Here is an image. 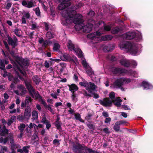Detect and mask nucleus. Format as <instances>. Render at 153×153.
<instances>
[{"label":"nucleus","instance_id":"nucleus-1","mask_svg":"<svg viewBox=\"0 0 153 153\" xmlns=\"http://www.w3.org/2000/svg\"><path fill=\"white\" fill-rule=\"evenodd\" d=\"M70 19L68 18L66 19V23L62 21V24L67 25L68 24L73 22L76 24L74 27L76 30H82L84 33H88L92 29L93 25L91 24H88L86 25H84L83 23V22L82 19V16L80 14H76L75 15L74 19L72 17H69Z\"/></svg>","mask_w":153,"mask_h":153},{"label":"nucleus","instance_id":"nucleus-2","mask_svg":"<svg viewBox=\"0 0 153 153\" xmlns=\"http://www.w3.org/2000/svg\"><path fill=\"white\" fill-rule=\"evenodd\" d=\"M119 46L121 49H125L127 52L132 55H135L138 50L137 44L128 42L120 43L119 44Z\"/></svg>","mask_w":153,"mask_h":153},{"label":"nucleus","instance_id":"nucleus-3","mask_svg":"<svg viewBox=\"0 0 153 153\" xmlns=\"http://www.w3.org/2000/svg\"><path fill=\"white\" fill-rule=\"evenodd\" d=\"M82 6L83 4L81 2H79L76 6L73 7L72 10L68 9V10H63L62 12V15L64 17L63 19L64 20H64L62 21H63L64 22L66 23V19L68 18L69 19H70L69 17H72L74 19L75 15L77 14H75L76 12L75 10L81 7Z\"/></svg>","mask_w":153,"mask_h":153},{"label":"nucleus","instance_id":"nucleus-4","mask_svg":"<svg viewBox=\"0 0 153 153\" xmlns=\"http://www.w3.org/2000/svg\"><path fill=\"white\" fill-rule=\"evenodd\" d=\"M72 150L75 153H87L86 151L88 153H101L87 147L84 144H80L78 143H76V145H73Z\"/></svg>","mask_w":153,"mask_h":153},{"label":"nucleus","instance_id":"nucleus-5","mask_svg":"<svg viewBox=\"0 0 153 153\" xmlns=\"http://www.w3.org/2000/svg\"><path fill=\"white\" fill-rule=\"evenodd\" d=\"M111 70L114 74H126L131 75L134 77H137V73L135 71L131 70L128 71L124 69L113 67L111 68Z\"/></svg>","mask_w":153,"mask_h":153},{"label":"nucleus","instance_id":"nucleus-6","mask_svg":"<svg viewBox=\"0 0 153 153\" xmlns=\"http://www.w3.org/2000/svg\"><path fill=\"white\" fill-rule=\"evenodd\" d=\"M131 81L129 78H120L117 79L113 83L112 87L114 88H118L121 87L124 84H128Z\"/></svg>","mask_w":153,"mask_h":153},{"label":"nucleus","instance_id":"nucleus-7","mask_svg":"<svg viewBox=\"0 0 153 153\" xmlns=\"http://www.w3.org/2000/svg\"><path fill=\"white\" fill-rule=\"evenodd\" d=\"M67 46L70 50H73L79 58H82L83 57L82 52L81 49L77 46L74 45L70 40H69L68 41Z\"/></svg>","mask_w":153,"mask_h":153},{"label":"nucleus","instance_id":"nucleus-8","mask_svg":"<svg viewBox=\"0 0 153 153\" xmlns=\"http://www.w3.org/2000/svg\"><path fill=\"white\" fill-rule=\"evenodd\" d=\"M109 97L111 99V101L109 98H106L104 99L103 100H100L99 102L100 104L104 106H111L112 105V102L113 100H115V94L113 92H111L109 94Z\"/></svg>","mask_w":153,"mask_h":153},{"label":"nucleus","instance_id":"nucleus-9","mask_svg":"<svg viewBox=\"0 0 153 153\" xmlns=\"http://www.w3.org/2000/svg\"><path fill=\"white\" fill-rule=\"evenodd\" d=\"M25 84L30 95L33 98L38 99L41 97L38 92L35 91L29 83H26Z\"/></svg>","mask_w":153,"mask_h":153},{"label":"nucleus","instance_id":"nucleus-10","mask_svg":"<svg viewBox=\"0 0 153 153\" xmlns=\"http://www.w3.org/2000/svg\"><path fill=\"white\" fill-rule=\"evenodd\" d=\"M79 85L85 87L86 90L90 93H91L92 91H94L96 88L95 85L91 82H88L85 81L84 82H80Z\"/></svg>","mask_w":153,"mask_h":153},{"label":"nucleus","instance_id":"nucleus-11","mask_svg":"<svg viewBox=\"0 0 153 153\" xmlns=\"http://www.w3.org/2000/svg\"><path fill=\"white\" fill-rule=\"evenodd\" d=\"M101 35V33L97 31L88 34L87 35V37L93 40L92 42L93 43H97L100 40V37Z\"/></svg>","mask_w":153,"mask_h":153},{"label":"nucleus","instance_id":"nucleus-12","mask_svg":"<svg viewBox=\"0 0 153 153\" xmlns=\"http://www.w3.org/2000/svg\"><path fill=\"white\" fill-rule=\"evenodd\" d=\"M7 42L10 45L12 46L13 48H14L17 46L18 44V40L15 36L11 38L8 35L7 36Z\"/></svg>","mask_w":153,"mask_h":153},{"label":"nucleus","instance_id":"nucleus-13","mask_svg":"<svg viewBox=\"0 0 153 153\" xmlns=\"http://www.w3.org/2000/svg\"><path fill=\"white\" fill-rule=\"evenodd\" d=\"M71 0H59L61 3L59 5L58 9L60 10H62L70 6L71 4Z\"/></svg>","mask_w":153,"mask_h":153},{"label":"nucleus","instance_id":"nucleus-14","mask_svg":"<svg viewBox=\"0 0 153 153\" xmlns=\"http://www.w3.org/2000/svg\"><path fill=\"white\" fill-rule=\"evenodd\" d=\"M18 90L14 91L16 94L22 96L26 93V90L24 86L22 85H18L17 86Z\"/></svg>","mask_w":153,"mask_h":153},{"label":"nucleus","instance_id":"nucleus-15","mask_svg":"<svg viewBox=\"0 0 153 153\" xmlns=\"http://www.w3.org/2000/svg\"><path fill=\"white\" fill-rule=\"evenodd\" d=\"M31 109L30 106H27L25 109L24 117L26 119L29 118L31 115Z\"/></svg>","mask_w":153,"mask_h":153},{"label":"nucleus","instance_id":"nucleus-16","mask_svg":"<svg viewBox=\"0 0 153 153\" xmlns=\"http://www.w3.org/2000/svg\"><path fill=\"white\" fill-rule=\"evenodd\" d=\"M22 5L27 8H30L34 6V4L33 1H27L25 0H24L22 1Z\"/></svg>","mask_w":153,"mask_h":153},{"label":"nucleus","instance_id":"nucleus-17","mask_svg":"<svg viewBox=\"0 0 153 153\" xmlns=\"http://www.w3.org/2000/svg\"><path fill=\"white\" fill-rule=\"evenodd\" d=\"M136 36H137V34L134 32H129L124 34L125 38L129 40L132 39Z\"/></svg>","mask_w":153,"mask_h":153},{"label":"nucleus","instance_id":"nucleus-18","mask_svg":"<svg viewBox=\"0 0 153 153\" xmlns=\"http://www.w3.org/2000/svg\"><path fill=\"white\" fill-rule=\"evenodd\" d=\"M114 46L112 45H103L102 48L105 52H110L113 50Z\"/></svg>","mask_w":153,"mask_h":153},{"label":"nucleus","instance_id":"nucleus-19","mask_svg":"<svg viewBox=\"0 0 153 153\" xmlns=\"http://www.w3.org/2000/svg\"><path fill=\"white\" fill-rule=\"evenodd\" d=\"M120 63L122 65L126 67H128L130 64V61L126 59L121 60H120Z\"/></svg>","mask_w":153,"mask_h":153},{"label":"nucleus","instance_id":"nucleus-20","mask_svg":"<svg viewBox=\"0 0 153 153\" xmlns=\"http://www.w3.org/2000/svg\"><path fill=\"white\" fill-rule=\"evenodd\" d=\"M68 86L69 88V90L72 93L75 92L74 91H77L78 90V88L77 86L74 84H71V85H68Z\"/></svg>","mask_w":153,"mask_h":153},{"label":"nucleus","instance_id":"nucleus-21","mask_svg":"<svg viewBox=\"0 0 153 153\" xmlns=\"http://www.w3.org/2000/svg\"><path fill=\"white\" fill-rule=\"evenodd\" d=\"M8 63L9 61L7 59H0V65L2 67L3 70L5 69V64H7Z\"/></svg>","mask_w":153,"mask_h":153},{"label":"nucleus","instance_id":"nucleus-22","mask_svg":"<svg viewBox=\"0 0 153 153\" xmlns=\"http://www.w3.org/2000/svg\"><path fill=\"white\" fill-rule=\"evenodd\" d=\"M142 85L144 87V89H150L153 88V86L151 85L146 81L143 82Z\"/></svg>","mask_w":153,"mask_h":153},{"label":"nucleus","instance_id":"nucleus-23","mask_svg":"<svg viewBox=\"0 0 153 153\" xmlns=\"http://www.w3.org/2000/svg\"><path fill=\"white\" fill-rule=\"evenodd\" d=\"M32 118H31V120L33 121L35 120H37L38 119V116L37 111L35 110L33 111L32 113Z\"/></svg>","mask_w":153,"mask_h":153},{"label":"nucleus","instance_id":"nucleus-24","mask_svg":"<svg viewBox=\"0 0 153 153\" xmlns=\"http://www.w3.org/2000/svg\"><path fill=\"white\" fill-rule=\"evenodd\" d=\"M122 102V100L120 99L119 97L115 99V100H113V101L112 102H113L114 104L117 106H120V102Z\"/></svg>","mask_w":153,"mask_h":153},{"label":"nucleus","instance_id":"nucleus-25","mask_svg":"<svg viewBox=\"0 0 153 153\" xmlns=\"http://www.w3.org/2000/svg\"><path fill=\"white\" fill-rule=\"evenodd\" d=\"M61 59L64 61H67L70 59V56L67 53H65L61 56Z\"/></svg>","mask_w":153,"mask_h":153},{"label":"nucleus","instance_id":"nucleus-26","mask_svg":"<svg viewBox=\"0 0 153 153\" xmlns=\"http://www.w3.org/2000/svg\"><path fill=\"white\" fill-rule=\"evenodd\" d=\"M16 119V117L13 116L11 117L10 119L8 120L7 124L8 126H10Z\"/></svg>","mask_w":153,"mask_h":153},{"label":"nucleus","instance_id":"nucleus-27","mask_svg":"<svg viewBox=\"0 0 153 153\" xmlns=\"http://www.w3.org/2000/svg\"><path fill=\"white\" fill-rule=\"evenodd\" d=\"M8 141V138L7 137L3 138L2 137H0V143L5 144Z\"/></svg>","mask_w":153,"mask_h":153},{"label":"nucleus","instance_id":"nucleus-28","mask_svg":"<svg viewBox=\"0 0 153 153\" xmlns=\"http://www.w3.org/2000/svg\"><path fill=\"white\" fill-rule=\"evenodd\" d=\"M19 145L18 144H16L13 143L11 144V147L12 149V151L11 153H15V152L14 150L17 148Z\"/></svg>","mask_w":153,"mask_h":153},{"label":"nucleus","instance_id":"nucleus-29","mask_svg":"<svg viewBox=\"0 0 153 153\" xmlns=\"http://www.w3.org/2000/svg\"><path fill=\"white\" fill-rule=\"evenodd\" d=\"M74 116L76 120H79L80 122L83 123L84 121L81 118V116L79 114L77 113L74 114Z\"/></svg>","mask_w":153,"mask_h":153},{"label":"nucleus","instance_id":"nucleus-30","mask_svg":"<svg viewBox=\"0 0 153 153\" xmlns=\"http://www.w3.org/2000/svg\"><path fill=\"white\" fill-rule=\"evenodd\" d=\"M33 81L36 84H39V82L41 81L40 78L37 76H34L33 78Z\"/></svg>","mask_w":153,"mask_h":153},{"label":"nucleus","instance_id":"nucleus-31","mask_svg":"<svg viewBox=\"0 0 153 153\" xmlns=\"http://www.w3.org/2000/svg\"><path fill=\"white\" fill-rule=\"evenodd\" d=\"M120 30V29L118 27H116L113 28L111 30L112 33L115 34L118 33Z\"/></svg>","mask_w":153,"mask_h":153},{"label":"nucleus","instance_id":"nucleus-32","mask_svg":"<svg viewBox=\"0 0 153 153\" xmlns=\"http://www.w3.org/2000/svg\"><path fill=\"white\" fill-rule=\"evenodd\" d=\"M8 131L7 129L5 128H3V130L1 131L0 134L1 136H5V135L8 134Z\"/></svg>","mask_w":153,"mask_h":153},{"label":"nucleus","instance_id":"nucleus-33","mask_svg":"<svg viewBox=\"0 0 153 153\" xmlns=\"http://www.w3.org/2000/svg\"><path fill=\"white\" fill-rule=\"evenodd\" d=\"M120 128V125L117 123V122L114 126V129L115 131H119Z\"/></svg>","mask_w":153,"mask_h":153},{"label":"nucleus","instance_id":"nucleus-34","mask_svg":"<svg viewBox=\"0 0 153 153\" xmlns=\"http://www.w3.org/2000/svg\"><path fill=\"white\" fill-rule=\"evenodd\" d=\"M14 33L17 36L19 37H21L22 35L20 34V33L19 30L18 28L15 29L13 31Z\"/></svg>","mask_w":153,"mask_h":153},{"label":"nucleus","instance_id":"nucleus-35","mask_svg":"<svg viewBox=\"0 0 153 153\" xmlns=\"http://www.w3.org/2000/svg\"><path fill=\"white\" fill-rule=\"evenodd\" d=\"M32 99L29 96H27L25 100V102L27 105L29 104V103L31 102Z\"/></svg>","mask_w":153,"mask_h":153},{"label":"nucleus","instance_id":"nucleus-36","mask_svg":"<svg viewBox=\"0 0 153 153\" xmlns=\"http://www.w3.org/2000/svg\"><path fill=\"white\" fill-rule=\"evenodd\" d=\"M59 45L57 43L54 44L53 47V50L54 51H57L59 50L60 48Z\"/></svg>","mask_w":153,"mask_h":153},{"label":"nucleus","instance_id":"nucleus-37","mask_svg":"<svg viewBox=\"0 0 153 153\" xmlns=\"http://www.w3.org/2000/svg\"><path fill=\"white\" fill-rule=\"evenodd\" d=\"M8 141L10 142V143L11 144L14 143V138L13 135L12 134L10 135L8 137Z\"/></svg>","mask_w":153,"mask_h":153},{"label":"nucleus","instance_id":"nucleus-38","mask_svg":"<svg viewBox=\"0 0 153 153\" xmlns=\"http://www.w3.org/2000/svg\"><path fill=\"white\" fill-rule=\"evenodd\" d=\"M86 73L91 77H92L94 75V71L91 68L88 69L86 71Z\"/></svg>","mask_w":153,"mask_h":153},{"label":"nucleus","instance_id":"nucleus-39","mask_svg":"<svg viewBox=\"0 0 153 153\" xmlns=\"http://www.w3.org/2000/svg\"><path fill=\"white\" fill-rule=\"evenodd\" d=\"M71 97L73 101L75 102H76L77 99L76 96V94L75 92L72 93V94L71 95Z\"/></svg>","mask_w":153,"mask_h":153},{"label":"nucleus","instance_id":"nucleus-40","mask_svg":"<svg viewBox=\"0 0 153 153\" xmlns=\"http://www.w3.org/2000/svg\"><path fill=\"white\" fill-rule=\"evenodd\" d=\"M113 38L112 36L110 35H105L104 36L102 37V39L105 40H110L112 39Z\"/></svg>","mask_w":153,"mask_h":153},{"label":"nucleus","instance_id":"nucleus-41","mask_svg":"<svg viewBox=\"0 0 153 153\" xmlns=\"http://www.w3.org/2000/svg\"><path fill=\"white\" fill-rule=\"evenodd\" d=\"M38 100H39V101L41 103L43 104L44 106L45 107L47 105L46 103V102L43 100L41 96Z\"/></svg>","mask_w":153,"mask_h":153},{"label":"nucleus","instance_id":"nucleus-42","mask_svg":"<svg viewBox=\"0 0 153 153\" xmlns=\"http://www.w3.org/2000/svg\"><path fill=\"white\" fill-rule=\"evenodd\" d=\"M25 125L23 123L21 124L18 127V128L20 132H23L25 128Z\"/></svg>","mask_w":153,"mask_h":153},{"label":"nucleus","instance_id":"nucleus-43","mask_svg":"<svg viewBox=\"0 0 153 153\" xmlns=\"http://www.w3.org/2000/svg\"><path fill=\"white\" fill-rule=\"evenodd\" d=\"M107 58L112 61H115L117 60V59L115 56L112 55L110 54L107 56Z\"/></svg>","mask_w":153,"mask_h":153},{"label":"nucleus","instance_id":"nucleus-44","mask_svg":"<svg viewBox=\"0 0 153 153\" xmlns=\"http://www.w3.org/2000/svg\"><path fill=\"white\" fill-rule=\"evenodd\" d=\"M61 124H62L60 121L58 120H56V121L55 126L57 129H59L60 128Z\"/></svg>","mask_w":153,"mask_h":153},{"label":"nucleus","instance_id":"nucleus-45","mask_svg":"<svg viewBox=\"0 0 153 153\" xmlns=\"http://www.w3.org/2000/svg\"><path fill=\"white\" fill-rule=\"evenodd\" d=\"M30 146H24L22 148L23 152L24 153H28L29 152L28 149H29Z\"/></svg>","mask_w":153,"mask_h":153},{"label":"nucleus","instance_id":"nucleus-46","mask_svg":"<svg viewBox=\"0 0 153 153\" xmlns=\"http://www.w3.org/2000/svg\"><path fill=\"white\" fill-rule=\"evenodd\" d=\"M51 105H47L45 107L47 108V109L49 110L51 112L52 114H54V111H53V110L51 108Z\"/></svg>","mask_w":153,"mask_h":153},{"label":"nucleus","instance_id":"nucleus-47","mask_svg":"<svg viewBox=\"0 0 153 153\" xmlns=\"http://www.w3.org/2000/svg\"><path fill=\"white\" fill-rule=\"evenodd\" d=\"M82 64L85 68H88V65L85 60H82Z\"/></svg>","mask_w":153,"mask_h":153},{"label":"nucleus","instance_id":"nucleus-48","mask_svg":"<svg viewBox=\"0 0 153 153\" xmlns=\"http://www.w3.org/2000/svg\"><path fill=\"white\" fill-rule=\"evenodd\" d=\"M46 36L49 39H50L53 37L52 34L50 32H48L46 33Z\"/></svg>","mask_w":153,"mask_h":153},{"label":"nucleus","instance_id":"nucleus-49","mask_svg":"<svg viewBox=\"0 0 153 153\" xmlns=\"http://www.w3.org/2000/svg\"><path fill=\"white\" fill-rule=\"evenodd\" d=\"M49 122V121L46 119V117L45 116L43 117L41 121L42 123L44 124L48 123Z\"/></svg>","mask_w":153,"mask_h":153},{"label":"nucleus","instance_id":"nucleus-50","mask_svg":"<svg viewBox=\"0 0 153 153\" xmlns=\"http://www.w3.org/2000/svg\"><path fill=\"white\" fill-rule=\"evenodd\" d=\"M35 13L37 16H40V12L39 7H36L35 10Z\"/></svg>","mask_w":153,"mask_h":153},{"label":"nucleus","instance_id":"nucleus-51","mask_svg":"<svg viewBox=\"0 0 153 153\" xmlns=\"http://www.w3.org/2000/svg\"><path fill=\"white\" fill-rule=\"evenodd\" d=\"M111 119L110 117H107L105 119L104 122L106 124H110L111 121Z\"/></svg>","mask_w":153,"mask_h":153},{"label":"nucleus","instance_id":"nucleus-52","mask_svg":"<svg viewBox=\"0 0 153 153\" xmlns=\"http://www.w3.org/2000/svg\"><path fill=\"white\" fill-rule=\"evenodd\" d=\"M59 140L56 139H54L53 141V143L54 144H57L58 145H59L60 144Z\"/></svg>","mask_w":153,"mask_h":153},{"label":"nucleus","instance_id":"nucleus-53","mask_svg":"<svg viewBox=\"0 0 153 153\" xmlns=\"http://www.w3.org/2000/svg\"><path fill=\"white\" fill-rule=\"evenodd\" d=\"M111 27L109 25H105L104 27V29L105 30L108 31L111 30Z\"/></svg>","mask_w":153,"mask_h":153},{"label":"nucleus","instance_id":"nucleus-54","mask_svg":"<svg viewBox=\"0 0 153 153\" xmlns=\"http://www.w3.org/2000/svg\"><path fill=\"white\" fill-rule=\"evenodd\" d=\"M5 85H0V92L5 90Z\"/></svg>","mask_w":153,"mask_h":153},{"label":"nucleus","instance_id":"nucleus-55","mask_svg":"<svg viewBox=\"0 0 153 153\" xmlns=\"http://www.w3.org/2000/svg\"><path fill=\"white\" fill-rule=\"evenodd\" d=\"M37 26V24L36 23H34L32 24L31 25V28L32 30H35Z\"/></svg>","mask_w":153,"mask_h":153},{"label":"nucleus","instance_id":"nucleus-56","mask_svg":"<svg viewBox=\"0 0 153 153\" xmlns=\"http://www.w3.org/2000/svg\"><path fill=\"white\" fill-rule=\"evenodd\" d=\"M12 5V4L11 3L8 2L7 3V4L5 7V8L9 10L11 7Z\"/></svg>","mask_w":153,"mask_h":153},{"label":"nucleus","instance_id":"nucleus-57","mask_svg":"<svg viewBox=\"0 0 153 153\" xmlns=\"http://www.w3.org/2000/svg\"><path fill=\"white\" fill-rule=\"evenodd\" d=\"M51 95L53 98L56 99L57 98V96L58 95V94L56 93H51Z\"/></svg>","mask_w":153,"mask_h":153},{"label":"nucleus","instance_id":"nucleus-58","mask_svg":"<svg viewBox=\"0 0 153 153\" xmlns=\"http://www.w3.org/2000/svg\"><path fill=\"white\" fill-rule=\"evenodd\" d=\"M102 115L104 117L106 118L109 116L108 113L106 111H103L102 113Z\"/></svg>","mask_w":153,"mask_h":153},{"label":"nucleus","instance_id":"nucleus-59","mask_svg":"<svg viewBox=\"0 0 153 153\" xmlns=\"http://www.w3.org/2000/svg\"><path fill=\"white\" fill-rule=\"evenodd\" d=\"M30 14L29 13H25L23 17L26 19H28L30 18Z\"/></svg>","mask_w":153,"mask_h":153},{"label":"nucleus","instance_id":"nucleus-60","mask_svg":"<svg viewBox=\"0 0 153 153\" xmlns=\"http://www.w3.org/2000/svg\"><path fill=\"white\" fill-rule=\"evenodd\" d=\"M44 25L45 30L46 31H48L49 30V25L47 23L45 22Z\"/></svg>","mask_w":153,"mask_h":153},{"label":"nucleus","instance_id":"nucleus-61","mask_svg":"<svg viewBox=\"0 0 153 153\" xmlns=\"http://www.w3.org/2000/svg\"><path fill=\"white\" fill-rule=\"evenodd\" d=\"M130 63H131L132 65L134 67L136 66L137 65V62L133 60H132L131 61Z\"/></svg>","mask_w":153,"mask_h":153},{"label":"nucleus","instance_id":"nucleus-62","mask_svg":"<svg viewBox=\"0 0 153 153\" xmlns=\"http://www.w3.org/2000/svg\"><path fill=\"white\" fill-rule=\"evenodd\" d=\"M117 122L120 125L124 124L126 123V122L124 120H120L119 121H117Z\"/></svg>","mask_w":153,"mask_h":153},{"label":"nucleus","instance_id":"nucleus-63","mask_svg":"<svg viewBox=\"0 0 153 153\" xmlns=\"http://www.w3.org/2000/svg\"><path fill=\"white\" fill-rule=\"evenodd\" d=\"M46 128L47 129H49L51 127V125L50 124L49 122L48 123H46Z\"/></svg>","mask_w":153,"mask_h":153},{"label":"nucleus","instance_id":"nucleus-64","mask_svg":"<svg viewBox=\"0 0 153 153\" xmlns=\"http://www.w3.org/2000/svg\"><path fill=\"white\" fill-rule=\"evenodd\" d=\"M51 15L53 17H54L55 16L54 14V9H52L51 8Z\"/></svg>","mask_w":153,"mask_h":153}]
</instances>
